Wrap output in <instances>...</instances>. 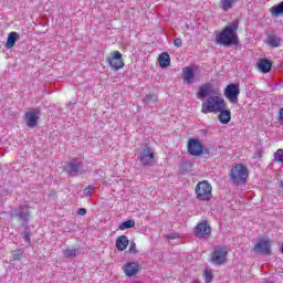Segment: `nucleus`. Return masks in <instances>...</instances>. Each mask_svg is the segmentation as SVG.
<instances>
[{
	"label": "nucleus",
	"mask_w": 283,
	"mask_h": 283,
	"mask_svg": "<svg viewBox=\"0 0 283 283\" xmlns=\"http://www.w3.org/2000/svg\"><path fill=\"white\" fill-rule=\"evenodd\" d=\"M221 8L224 12L233 8V0H221Z\"/></svg>",
	"instance_id": "29"
},
{
	"label": "nucleus",
	"mask_w": 283,
	"mask_h": 283,
	"mask_svg": "<svg viewBox=\"0 0 283 283\" xmlns=\"http://www.w3.org/2000/svg\"><path fill=\"white\" fill-rule=\"evenodd\" d=\"M12 258H13V262H17L21 260V258H23V252H21V250H15L12 253Z\"/></svg>",
	"instance_id": "31"
},
{
	"label": "nucleus",
	"mask_w": 283,
	"mask_h": 283,
	"mask_svg": "<svg viewBox=\"0 0 283 283\" xmlns=\"http://www.w3.org/2000/svg\"><path fill=\"white\" fill-rule=\"evenodd\" d=\"M219 113V122L222 125H229V123H231V111L227 109V104L223 105V107H221V111H218Z\"/></svg>",
	"instance_id": "16"
},
{
	"label": "nucleus",
	"mask_w": 283,
	"mask_h": 283,
	"mask_svg": "<svg viewBox=\"0 0 283 283\" xmlns=\"http://www.w3.org/2000/svg\"><path fill=\"white\" fill-rule=\"evenodd\" d=\"M129 247V239L127 235H120L116 240V249L117 251H125Z\"/></svg>",
	"instance_id": "22"
},
{
	"label": "nucleus",
	"mask_w": 283,
	"mask_h": 283,
	"mask_svg": "<svg viewBox=\"0 0 283 283\" xmlns=\"http://www.w3.org/2000/svg\"><path fill=\"white\" fill-rule=\"evenodd\" d=\"M205 282L206 283L213 282V274L207 270L205 271Z\"/></svg>",
	"instance_id": "33"
},
{
	"label": "nucleus",
	"mask_w": 283,
	"mask_h": 283,
	"mask_svg": "<svg viewBox=\"0 0 283 283\" xmlns=\"http://www.w3.org/2000/svg\"><path fill=\"white\" fill-rule=\"evenodd\" d=\"M129 252L134 254L138 253V250L136 249V242L130 243Z\"/></svg>",
	"instance_id": "35"
},
{
	"label": "nucleus",
	"mask_w": 283,
	"mask_h": 283,
	"mask_svg": "<svg viewBox=\"0 0 283 283\" xmlns=\"http://www.w3.org/2000/svg\"><path fill=\"white\" fill-rule=\"evenodd\" d=\"M86 213H87V209H85V208H80L77 210V216H86Z\"/></svg>",
	"instance_id": "36"
},
{
	"label": "nucleus",
	"mask_w": 283,
	"mask_h": 283,
	"mask_svg": "<svg viewBox=\"0 0 283 283\" xmlns=\"http://www.w3.org/2000/svg\"><path fill=\"white\" fill-rule=\"evenodd\" d=\"M136 227V221L134 219L126 220L122 222L118 227L119 231H125L127 229H134Z\"/></svg>",
	"instance_id": "25"
},
{
	"label": "nucleus",
	"mask_w": 283,
	"mask_h": 283,
	"mask_svg": "<svg viewBox=\"0 0 283 283\" xmlns=\"http://www.w3.org/2000/svg\"><path fill=\"white\" fill-rule=\"evenodd\" d=\"M92 191H94V186H88L84 189L83 195L85 196V198H91Z\"/></svg>",
	"instance_id": "32"
},
{
	"label": "nucleus",
	"mask_w": 283,
	"mask_h": 283,
	"mask_svg": "<svg viewBox=\"0 0 283 283\" xmlns=\"http://www.w3.org/2000/svg\"><path fill=\"white\" fill-rule=\"evenodd\" d=\"M158 101V95L148 94L144 97L145 105H151V103H156Z\"/></svg>",
	"instance_id": "28"
},
{
	"label": "nucleus",
	"mask_w": 283,
	"mask_h": 283,
	"mask_svg": "<svg viewBox=\"0 0 283 283\" xmlns=\"http://www.w3.org/2000/svg\"><path fill=\"white\" fill-rule=\"evenodd\" d=\"M107 63L112 70H115V72L123 70V67H125V62H123V53H120V51L112 52L111 56L107 57Z\"/></svg>",
	"instance_id": "7"
},
{
	"label": "nucleus",
	"mask_w": 283,
	"mask_h": 283,
	"mask_svg": "<svg viewBox=\"0 0 283 283\" xmlns=\"http://www.w3.org/2000/svg\"><path fill=\"white\" fill-rule=\"evenodd\" d=\"M174 46L175 48H182V39L177 38L174 40Z\"/></svg>",
	"instance_id": "34"
},
{
	"label": "nucleus",
	"mask_w": 283,
	"mask_h": 283,
	"mask_svg": "<svg viewBox=\"0 0 283 283\" xmlns=\"http://www.w3.org/2000/svg\"><path fill=\"white\" fill-rule=\"evenodd\" d=\"M227 102L218 95L209 96L206 102L201 104L202 114H218L221 111V107H224Z\"/></svg>",
	"instance_id": "2"
},
{
	"label": "nucleus",
	"mask_w": 283,
	"mask_h": 283,
	"mask_svg": "<svg viewBox=\"0 0 283 283\" xmlns=\"http://www.w3.org/2000/svg\"><path fill=\"white\" fill-rule=\"evenodd\" d=\"M64 171L72 178L83 176V174H85L83 161L81 159H72L64 166Z\"/></svg>",
	"instance_id": "5"
},
{
	"label": "nucleus",
	"mask_w": 283,
	"mask_h": 283,
	"mask_svg": "<svg viewBox=\"0 0 283 283\" xmlns=\"http://www.w3.org/2000/svg\"><path fill=\"white\" fill-rule=\"evenodd\" d=\"M203 147L202 142L198 139H189L188 142V154L190 156H202Z\"/></svg>",
	"instance_id": "13"
},
{
	"label": "nucleus",
	"mask_w": 283,
	"mask_h": 283,
	"mask_svg": "<svg viewBox=\"0 0 283 283\" xmlns=\"http://www.w3.org/2000/svg\"><path fill=\"white\" fill-rule=\"evenodd\" d=\"M195 77L196 73L193 72V69L188 66L182 70V80L185 81V83H188V85H191V83H193Z\"/></svg>",
	"instance_id": "19"
},
{
	"label": "nucleus",
	"mask_w": 283,
	"mask_h": 283,
	"mask_svg": "<svg viewBox=\"0 0 283 283\" xmlns=\"http://www.w3.org/2000/svg\"><path fill=\"white\" fill-rule=\"evenodd\" d=\"M275 163H283V149L280 148L274 153Z\"/></svg>",
	"instance_id": "30"
},
{
	"label": "nucleus",
	"mask_w": 283,
	"mask_h": 283,
	"mask_svg": "<svg viewBox=\"0 0 283 283\" xmlns=\"http://www.w3.org/2000/svg\"><path fill=\"white\" fill-rule=\"evenodd\" d=\"M168 238L170 239V240H176V238H178V234H174V233H170L169 235H168Z\"/></svg>",
	"instance_id": "38"
},
{
	"label": "nucleus",
	"mask_w": 283,
	"mask_h": 283,
	"mask_svg": "<svg viewBox=\"0 0 283 283\" xmlns=\"http://www.w3.org/2000/svg\"><path fill=\"white\" fill-rule=\"evenodd\" d=\"M197 238H205V235H211V227L207 220L201 221L196 226Z\"/></svg>",
	"instance_id": "14"
},
{
	"label": "nucleus",
	"mask_w": 283,
	"mask_h": 283,
	"mask_svg": "<svg viewBox=\"0 0 283 283\" xmlns=\"http://www.w3.org/2000/svg\"><path fill=\"white\" fill-rule=\"evenodd\" d=\"M253 251L255 253H261V255H271V241L266 239H260L255 243Z\"/></svg>",
	"instance_id": "12"
},
{
	"label": "nucleus",
	"mask_w": 283,
	"mask_h": 283,
	"mask_svg": "<svg viewBox=\"0 0 283 283\" xmlns=\"http://www.w3.org/2000/svg\"><path fill=\"white\" fill-rule=\"evenodd\" d=\"M279 120L283 125V107L279 111Z\"/></svg>",
	"instance_id": "37"
},
{
	"label": "nucleus",
	"mask_w": 283,
	"mask_h": 283,
	"mask_svg": "<svg viewBox=\"0 0 283 283\" xmlns=\"http://www.w3.org/2000/svg\"><path fill=\"white\" fill-rule=\"evenodd\" d=\"M11 218H19L20 222H22V227H28L30 209L28 206H20L19 210L15 209L11 211Z\"/></svg>",
	"instance_id": "9"
},
{
	"label": "nucleus",
	"mask_w": 283,
	"mask_h": 283,
	"mask_svg": "<svg viewBox=\"0 0 283 283\" xmlns=\"http://www.w3.org/2000/svg\"><path fill=\"white\" fill-rule=\"evenodd\" d=\"M24 228V231L22 232V238L25 240L27 244H30L32 242V233L30 232V227L22 226Z\"/></svg>",
	"instance_id": "27"
},
{
	"label": "nucleus",
	"mask_w": 283,
	"mask_h": 283,
	"mask_svg": "<svg viewBox=\"0 0 283 283\" xmlns=\"http://www.w3.org/2000/svg\"><path fill=\"white\" fill-rule=\"evenodd\" d=\"M17 41H19V33L10 32L4 44V48H7V50H12V46L15 45Z\"/></svg>",
	"instance_id": "23"
},
{
	"label": "nucleus",
	"mask_w": 283,
	"mask_h": 283,
	"mask_svg": "<svg viewBox=\"0 0 283 283\" xmlns=\"http://www.w3.org/2000/svg\"><path fill=\"white\" fill-rule=\"evenodd\" d=\"M211 94H213L211 84H202L198 88L197 98L203 101V98H207V96H211Z\"/></svg>",
	"instance_id": "17"
},
{
	"label": "nucleus",
	"mask_w": 283,
	"mask_h": 283,
	"mask_svg": "<svg viewBox=\"0 0 283 283\" xmlns=\"http://www.w3.org/2000/svg\"><path fill=\"white\" fill-rule=\"evenodd\" d=\"M272 17H283V1L270 9Z\"/></svg>",
	"instance_id": "24"
},
{
	"label": "nucleus",
	"mask_w": 283,
	"mask_h": 283,
	"mask_svg": "<svg viewBox=\"0 0 283 283\" xmlns=\"http://www.w3.org/2000/svg\"><path fill=\"white\" fill-rule=\"evenodd\" d=\"M63 255H64V258H67L69 260H74V258H76V255H81V250L74 248V245H71V247H67L63 251Z\"/></svg>",
	"instance_id": "20"
},
{
	"label": "nucleus",
	"mask_w": 283,
	"mask_h": 283,
	"mask_svg": "<svg viewBox=\"0 0 283 283\" xmlns=\"http://www.w3.org/2000/svg\"><path fill=\"white\" fill-rule=\"evenodd\" d=\"M39 114H41L39 109H32L25 113L24 120L29 129H34L39 125Z\"/></svg>",
	"instance_id": "11"
},
{
	"label": "nucleus",
	"mask_w": 283,
	"mask_h": 283,
	"mask_svg": "<svg viewBox=\"0 0 283 283\" xmlns=\"http://www.w3.org/2000/svg\"><path fill=\"white\" fill-rule=\"evenodd\" d=\"M247 166L237 164L230 172V178L234 185H244L247 182Z\"/></svg>",
	"instance_id": "4"
},
{
	"label": "nucleus",
	"mask_w": 283,
	"mask_h": 283,
	"mask_svg": "<svg viewBox=\"0 0 283 283\" xmlns=\"http://www.w3.org/2000/svg\"><path fill=\"white\" fill-rule=\"evenodd\" d=\"M155 158L156 155L154 154V149L149 146L144 147L138 156V160L143 167H149L154 165Z\"/></svg>",
	"instance_id": "6"
},
{
	"label": "nucleus",
	"mask_w": 283,
	"mask_h": 283,
	"mask_svg": "<svg viewBox=\"0 0 283 283\" xmlns=\"http://www.w3.org/2000/svg\"><path fill=\"white\" fill-rule=\"evenodd\" d=\"M256 65L260 72H262V74H269V72H271L273 67V62H271V60H268V59H261L259 60Z\"/></svg>",
	"instance_id": "18"
},
{
	"label": "nucleus",
	"mask_w": 283,
	"mask_h": 283,
	"mask_svg": "<svg viewBox=\"0 0 283 283\" xmlns=\"http://www.w3.org/2000/svg\"><path fill=\"white\" fill-rule=\"evenodd\" d=\"M158 61L159 66L163 69L169 67V65H171V56L167 52H163L161 54H159Z\"/></svg>",
	"instance_id": "21"
},
{
	"label": "nucleus",
	"mask_w": 283,
	"mask_h": 283,
	"mask_svg": "<svg viewBox=\"0 0 283 283\" xmlns=\"http://www.w3.org/2000/svg\"><path fill=\"white\" fill-rule=\"evenodd\" d=\"M224 96L230 103L237 105L238 96H240V86L238 84H229L224 90Z\"/></svg>",
	"instance_id": "10"
},
{
	"label": "nucleus",
	"mask_w": 283,
	"mask_h": 283,
	"mask_svg": "<svg viewBox=\"0 0 283 283\" xmlns=\"http://www.w3.org/2000/svg\"><path fill=\"white\" fill-rule=\"evenodd\" d=\"M239 28L240 22L238 20L227 25L219 34L216 35L217 43L219 45H223L224 48L240 45V39L238 38Z\"/></svg>",
	"instance_id": "1"
},
{
	"label": "nucleus",
	"mask_w": 283,
	"mask_h": 283,
	"mask_svg": "<svg viewBox=\"0 0 283 283\" xmlns=\"http://www.w3.org/2000/svg\"><path fill=\"white\" fill-rule=\"evenodd\" d=\"M227 255H229V251H227L226 248L217 247L212 252L211 263L221 266V264L227 262Z\"/></svg>",
	"instance_id": "8"
},
{
	"label": "nucleus",
	"mask_w": 283,
	"mask_h": 283,
	"mask_svg": "<svg viewBox=\"0 0 283 283\" xmlns=\"http://www.w3.org/2000/svg\"><path fill=\"white\" fill-rule=\"evenodd\" d=\"M138 271H140V265L137 262H130L124 265V273L127 275V277L138 275Z\"/></svg>",
	"instance_id": "15"
},
{
	"label": "nucleus",
	"mask_w": 283,
	"mask_h": 283,
	"mask_svg": "<svg viewBox=\"0 0 283 283\" xmlns=\"http://www.w3.org/2000/svg\"><path fill=\"white\" fill-rule=\"evenodd\" d=\"M281 43H282V40L276 35L268 36V45H271V48H280Z\"/></svg>",
	"instance_id": "26"
},
{
	"label": "nucleus",
	"mask_w": 283,
	"mask_h": 283,
	"mask_svg": "<svg viewBox=\"0 0 283 283\" xmlns=\"http://www.w3.org/2000/svg\"><path fill=\"white\" fill-rule=\"evenodd\" d=\"M212 191L213 188L207 180L198 182L195 188L196 198L199 200V202H209V200L213 198Z\"/></svg>",
	"instance_id": "3"
}]
</instances>
